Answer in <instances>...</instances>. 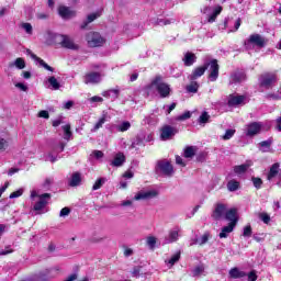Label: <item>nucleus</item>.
<instances>
[{
	"instance_id": "obj_1",
	"label": "nucleus",
	"mask_w": 281,
	"mask_h": 281,
	"mask_svg": "<svg viewBox=\"0 0 281 281\" xmlns=\"http://www.w3.org/2000/svg\"><path fill=\"white\" fill-rule=\"evenodd\" d=\"M150 89H156L160 98H170V93H172L170 85L164 82L161 76L155 77L151 83L147 87V91H150Z\"/></svg>"
},
{
	"instance_id": "obj_2",
	"label": "nucleus",
	"mask_w": 281,
	"mask_h": 281,
	"mask_svg": "<svg viewBox=\"0 0 281 281\" xmlns=\"http://www.w3.org/2000/svg\"><path fill=\"white\" fill-rule=\"evenodd\" d=\"M47 34L52 43H60L61 47H65L66 49H78V44L74 43V40L68 35H60L52 32H48Z\"/></svg>"
},
{
	"instance_id": "obj_3",
	"label": "nucleus",
	"mask_w": 281,
	"mask_h": 281,
	"mask_svg": "<svg viewBox=\"0 0 281 281\" xmlns=\"http://www.w3.org/2000/svg\"><path fill=\"white\" fill-rule=\"evenodd\" d=\"M278 82V76L273 72H265L259 76V87L271 89Z\"/></svg>"
},
{
	"instance_id": "obj_4",
	"label": "nucleus",
	"mask_w": 281,
	"mask_h": 281,
	"mask_svg": "<svg viewBox=\"0 0 281 281\" xmlns=\"http://www.w3.org/2000/svg\"><path fill=\"white\" fill-rule=\"evenodd\" d=\"M86 41L89 47H102L104 45V38L100 35V33L90 32L86 36Z\"/></svg>"
},
{
	"instance_id": "obj_5",
	"label": "nucleus",
	"mask_w": 281,
	"mask_h": 281,
	"mask_svg": "<svg viewBox=\"0 0 281 281\" xmlns=\"http://www.w3.org/2000/svg\"><path fill=\"white\" fill-rule=\"evenodd\" d=\"M102 78H104V74L90 71L85 75L83 82L85 85H100Z\"/></svg>"
},
{
	"instance_id": "obj_6",
	"label": "nucleus",
	"mask_w": 281,
	"mask_h": 281,
	"mask_svg": "<svg viewBox=\"0 0 281 281\" xmlns=\"http://www.w3.org/2000/svg\"><path fill=\"white\" fill-rule=\"evenodd\" d=\"M157 167L165 177H172V175H175V168L168 160H159Z\"/></svg>"
},
{
	"instance_id": "obj_7",
	"label": "nucleus",
	"mask_w": 281,
	"mask_h": 281,
	"mask_svg": "<svg viewBox=\"0 0 281 281\" xmlns=\"http://www.w3.org/2000/svg\"><path fill=\"white\" fill-rule=\"evenodd\" d=\"M247 80V75L244 70H234L231 72L228 85H240V82H245Z\"/></svg>"
},
{
	"instance_id": "obj_8",
	"label": "nucleus",
	"mask_w": 281,
	"mask_h": 281,
	"mask_svg": "<svg viewBox=\"0 0 281 281\" xmlns=\"http://www.w3.org/2000/svg\"><path fill=\"white\" fill-rule=\"evenodd\" d=\"M50 199H52V194L49 193H43L38 195V201L33 206V210L35 212H41V210L47 206V203H49Z\"/></svg>"
},
{
	"instance_id": "obj_9",
	"label": "nucleus",
	"mask_w": 281,
	"mask_h": 281,
	"mask_svg": "<svg viewBox=\"0 0 281 281\" xmlns=\"http://www.w3.org/2000/svg\"><path fill=\"white\" fill-rule=\"evenodd\" d=\"M209 63V67H210V74H209V80H211V82H216V80H218V60L213 59Z\"/></svg>"
},
{
	"instance_id": "obj_10",
	"label": "nucleus",
	"mask_w": 281,
	"mask_h": 281,
	"mask_svg": "<svg viewBox=\"0 0 281 281\" xmlns=\"http://www.w3.org/2000/svg\"><path fill=\"white\" fill-rule=\"evenodd\" d=\"M240 104H247L246 95L229 94L227 105L228 106H240Z\"/></svg>"
},
{
	"instance_id": "obj_11",
	"label": "nucleus",
	"mask_w": 281,
	"mask_h": 281,
	"mask_svg": "<svg viewBox=\"0 0 281 281\" xmlns=\"http://www.w3.org/2000/svg\"><path fill=\"white\" fill-rule=\"evenodd\" d=\"M176 133H178L177 127L166 125L161 128L160 137L164 142H168V139H172V137H175Z\"/></svg>"
},
{
	"instance_id": "obj_12",
	"label": "nucleus",
	"mask_w": 281,
	"mask_h": 281,
	"mask_svg": "<svg viewBox=\"0 0 281 281\" xmlns=\"http://www.w3.org/2000/svg\"><path fill=\"white\" fill-rule=\"evenodd\" d=\"M262 131V123L252 122L247 125L246 135L247 137H254Z\"/></svg>"
},
{
	"instance_id": "obj_13",
	"label": "nucleus",
	"mask_w": 281,
	"mask_h": 281,
	"mask_svg": "<svg viewBox=\"0 0 281 281\" xmlns=\"http://www.w3.org/2000/svg\"><path fill=\"white\" fill-rule=\"evenodd\" d=\"M209 67H210V63L205 61L203 66L194 68L192 74L189 76V79L196 80V79L201 78V76H203L205 74V71H207Z\"/></svg>"
},
{
	"instance_id": "obj_14",
	"label": "nucleus",
	"mask_w": 281,
	"mask_h": 281,
	"mask_svg": "<svg viewBox=\"0 0 281 281\" xmlns=\"http://www.w3.org/2000/svg\"><path fill=\"white\" fill-rule=\"evenodd\" d=\"M226 212H227V206L223 203H218L216 204L213 211L212 218H214V221H221V218L225 216Z\"/></svg>"
},
{
	"instance_id": "obj_15",
	"label": "nucleus",
	"mask_w": 281,
	"mask_h": 281,
	"mask_svg": "<svg viewBox=\"0 0 281 281\" xmlns=\"http://www.w3.org/2000/svg\"><path fill=\"white\" fill-rule=\"evenodd\" d=\"M58 14L61 16V19L68 21L69 19H74L76 16V11L69 7L61 5L58 8Z\"/></svg>"
},
{
	"instance_id": "obj_16",
	"label": "nucleus",
	"mask_w": 281,
	"mask_h": 281,
	"mask_svg": "<svg viewBox=\"0 0 281 281\" xmlns=\"http://www.w3.org/2000/svg\"><path fill=\"white\" fill-rule=\"evenodd\" d=\"M159 193L155 190L142 191L134 196V201H146L148 199H155Z\"/></svg>"
},
{
	"instance_id": "obj_17",
	"label": "nucleus",
	"mask_w": 281,
	"mask_h": 281,
	"mask_svg": "<svg viewBox=\"0 0 281 281\" xmlns=\"http://www.w3.org/2000/svg\"><path fill=\"white\" fill-rule=\"evenodd\" d=\"M124 164H126V156L124 155V153H117L114 156V159L111 161L110 166H112L113 168H122Z\"/></svg>"
},
{
	"instance_id": "obj_18",
	"label": "nucleus",
	"mask_w": 281,
	"mask_h": 281,
	"mask_svg": "<svg viewBox=\"0 0 281 281\" xmlns=\"http://www.w3.org/2000/svg\"><path fill=\"white\" fill-rule=\"evenodd\" d=\"M182 61L184 63V67H192V65L196 63V55L192 52H187L184 53Z\"/></svg>"
},
{
	"instance_id": "obj_19",
	"label": "nucleus",
	"mask_w": 281,
	"mask_h": 281,
	"mask_svg": "<svg viewBox=\"0 0 281 281\" xmlns=\"http://www.w3.org/2000/svg\"><path fill=\"white\" fill-rule=\"evenodd\" d=\"M224 218L226 221H229V223H238V211L236 209H229L228 211H226Z\"/></svg>"
},
{
	"instance_id": "obj_20",
	"label": "nucleus",
	"mask_w": 281,
	"mask_h": 281,
	"mask_svg": "<svg viewBox=\"0 0 281 281\" xmlns=\"http://www.w3.org/2000/svg\"><path fill=\"white\" fill-rule=\"evenodd\" d=\"M276 177H280V164L274 162L268 172L267 179L268 181H272V179H276Z\"/></svg>"
},
{
	"instance_id": "obj_21",
	"label": "nucleus",
	"mask_w": 281,
	"mask_h": 281,
	"mask_svg": "<svg viewBox=\"0 0 281 281\" xmlns=\"http://www.w3.org/2000/svg\"><path fill=\"white\" fill-rule=\"evenodd\" d=\"M26 54H29V56H31V58H33V60H36L37 63H40L41 67H44V69H46L47 71H54V68L52 66L47 65V63H45V60L41 59L38 56H36L30 49L26 50Z\"/></svg>"
},
{
	"instance_id": "obj_22",
	"label": "nucleus",
	"mask_w": 281,
	"mask_h": 281,
	"mask_svg": "<svg viewBox=\"0 0 281 281\" xmlns=\"http://www.w3.org/2000/svg\"><path fill=\"white\" fill-rule=\"evenodd\" d=\"M248 43L257 45V47H265V37H261L260 34L250 35Z\"/></svg>"
},
{
	"instance_id": "obj_23",
	"label": "nucleus",
	"mask_w": 281,
	"mask_h": 281,
	"mask_svg": "<svg viewBox=\"0 0 281 281\" xmlns=\"http://www.w3.org/2000/svg\"><path fill=\"white\" fill-rule=\"evenodd\" d=\"M228 276L234 280H238V278L247 277V273L245 271H240L238 268H232L228 272Z\"/></svg>"
},
{
	"instance_id": "obj_24",
	"label": "nucleus",
	"mask_w": 281,
	"mask_h": 281,
	"mask_svg": "<svg viewBox=\"0 0 281 281\" xmlns=\"http://www.w3.org/2000/svg\"><path fill=\"white\" fill-rule=\"evenodd\" d=\"M235 222L229 223L227 226H224L222 228V232L220 233V238H227L228 234H232L234 232Z\"/></svg>"
},
{
	"instance_id": "obj_25",
	"label": "nucleus",
	"mask_w": 281,
	"mask_h": 281,
	"mask_svg": "<svg viewBox=\"0 0 281 281\" xmlns=\"http://www.w3.org/2000/svg\"><path fill=\"white\" fill-rule=\"evenodd\" d=\"M80 181H82V178L79 172L72 173L70 180H69V186L71 188H76V186H80Z\"/></svg>"
},
{
	"instance_id": "obj_26",
	"label": "nucleus",
	"mask_w": 281,
	"mask_h": 281,
	"mask_svg": "<svg viewBox=\"0 0 281 281\" xmlns=\"http://www.w3.org/2000/svg\"><path fill=\"white\" fill-rule=\"evenodd\" d=\"M104 98H110L112 100H117L120 98V90L117 89H111L105 92H103Z\"/></svg>"
},
{
	"instance_id": "obj_27",
	"label": "nucleus",
	"mask_w": 281,
	"mask_h": 281,
	"mask_svg": "<svg viewBox=\"0 0 281 281\" xmlns=\"http://www.w3.org/2000/svg\"><path fill=\"white\" fill-rule=\"evenodd\" d=\"M198 148L195 146H188L184 148V157L186 159H192L194 155H196Z\"/></svg>"
},
{
	"instance_id": "obj_28",
	"label": "nucleus",
	"mask_w": 281,
	"mask_h": 281,
	"mask_svg": "<svg viewBox=\"0 0 281 281\" xmlns=\"http://www.w3.org/2000/svg\"><path fill=\"white\" fill-rule=\"evenodd\" d=\"M240 189V182L236 181V180H229L227 182V190L228 192H236V190Z\"/></svg>"
},
{
	"instance_id": "obj_29",
	"label": "nucleus",
	"mask_w": 281,
	"mask_h": 281,
	"mask_svg": "<svg viewBox=\"0 0 281 281\" xmlns=\"http://www.w3.org/2000/svg\"><path fill=\"white\" fill-rule=\"evenodd\" d=\"M98 16H100V13L89 14L87 16V21H83V23L81 24V30H85L87 27V25H89V23H93V21H95V19H98Z\"/></svg>"
},
{
	"instance_id": "obj_30",
	"label": "nucleus",
	"mask_w": 281,
	"mask_h": 281,
	"mask_svg": "<svg viewBox=\"0 0 281 281\" xmlns=\"http://www.w3.org/2000/svg\"><path fill=\"white\" fill-rule=\"evenodd\" d=\"M249 164H243V165H239V166H235L234 167V172L236 173V175H245V172L247 171V170H249Z\"/></svg>"
},
{
	"instance_id": "obj_31",
	"label": "nucleus",
	"mask_w": 281,
	"mask_h": 281,
	"mask_svg": "<svg viewBox=\"0 0 281 281\" xmlns=\"http://www.w3.org/2000/svg\"><path fill=\"white\" fill-rule=\"evenodd\" d=\"M63 131H64V139H66L67 142H69V139H71L72 137V133H71V125L70 124H66L64 126H61Z\"/></svg>"
},
{
	"instance_id": "obj_32",
	"label": "nucleus",
	"mask_w": 281,
	"mask_h": 281,
	"mask_svg": "<svg viewBox=\"0 0 281 281\" xmlns=\"http://www.w3.org/2000/svg\"><path fill=\"white\" fill-rule=\"evenodd\" d=\"M271 144H273V139L262 140L259 143V146L261 148V153H269V148H271Z\"/></svg>"
},
{
	"instance_id": "obj_33",
	"label": "nucleus",
	"mask_w": 281,
	"mask_h": 281,
	"mask_svg": "<svg viewBox=\"0 0 281 281\" xmlns=\"http://www.w3.org/2000/svg\"><path fill=\"white\" fill-rule=\"evenodd\" d=\"M47 81L52 89H54L55 91H58V89H60V82H58V79H56V77H49Z\"/></svg>"
},
{
	"instance_id": "obj_34",
	"label": "nucleus",
	"mask_w": 281,
	"mask_h": 281,
	"mask_svg": "<svg viewBox=\"0 0 281 281\" xmlns=\"http://www.w3.org/2000/svg\"><path fill=\"white\" fill-rule=\"evenodd\" d=\"M179 260H181V251H178L177 254H175L168 261V265H170V267H175V265H177V262H179Z\"/></svg>"
},
{
	"instance_id": "obj_35",
	"label": "nucleus",
	"mask_w": 281,
	"mask_h": 281,
	"mask_svg": "<svg viewBox=\"0 0 281 281\" xmlns=\"http://www.w3.org/2000/svg\"><path fill=\"white\" fill-rule=\"evenodd\" d=\"M106 122V115H103L93 126V128L91 130L92 133H95L98 131H100V128H102V125Z\"/></svg>"
},
{
	"instance_id": "obj_36",
	"label": "nucleus",
	"mask_w": 281,
	"mask_h": 281,
	"mask_svg": "<svg viewBox=\"0 0 281 281\" xmlns=\"http://www.w3.org/2000/svg\"><path fill=\"white\" fill-rule=\"evenodd\" d=\"M179 240V229L170 231L169 240L167 243H177Z\"/></svg>"
},
{
	"instance_id": "obj_37",
	"label": "nucleus",
	"mask_w": 281,
	"mask_h": 281,
	"mask_svg": "<svg viewBox=\"0 0 281 281\" xmlns=\"http://www.w3.org/2000/svg\"><path fill=\"white\" fill-rule=\"evenodd\" d=\"M106 183V178H99L92 186V190H100Z\"/></svg>"
},
{
	"instance_id": "obj_38",
	"label": "nucleus",
	"mask_w": 281,
	"mask_h": 281,
	"mask_svg": "<svg viewBox=\"0 0 281 281\" xmlns=\"http://www.w3.org/2000/svg\"><path fill=\"white\" fill-rule=\"evenodd\" d=\"M203 271H205V268L203 266H196L195 268H193L191 270V273H192L193 278H199V276H201V273H203Z\"/></svg>"
},
{
	"instance_id": "obj_39",
	"label": "nucleus",
	"mask_w": 281,
	"mask_h": 281,
	"mask_svg": "<svg viewBox=\"0 0 281 281\" xmlns=\"http://www.w3.org/2000/svg\"><path fill=\"white\" fill-rule=\"evenodd\" d=\"M187 91L189 93H196V91H199V83L196 81H192L189 86H187Z\"/></svg>"
},
{
	"instance_id": "obj_40",
	"label": "nucleus",
	"mask_w": 281,
	"mask_h": 281,
	"mask_svg": "<svg viewBox=\"0 0 281 281\" xmlns=\"http://www.w3.org/2000/svg\"><path fill=\"white\" fill-rule=\"evenodd\" d=\"M146 244L149 247V249H155V246L157 245V237L155 236L147 237Z\"/></svg>"
},
{
	"instance_id": "obj_41",
	"label": "nucleus",
	"mask_w": 281,
	"mask_h": 281,
	"mask_svg": "<svg viewBox=\"0 0 281 281\" xmlns=\"http://www.w3.org/2000/svg\"><path fill=\"white\" fill-rule=\"evenodd\" d=\"M128 128H131V122L128 121H125L117 126V131H120V133H125Z\"/></svg>"
},
{
	"instance_id": "obj_42",
	"label": "nucleus",
	"mask_w": 281,
	"mask_h": 281,
	"mask_svg": "<svg viewBox=\"0 0 281 281\" xmlns=\"http://www.w3.org/2000/svg\"><path fill=\"white\" fill-rule=\"evenodd\" d=\"M13 65L16 67V69H25V59L19 57L15 59Z\"/></svg>"
},
{
	"instance_id": "obj_43",
	"label": "nucleus",
	"mask_w": 281,
	"mask_h": 281,
	"mask_svg": "<svg viewBox=\"0 0 281 281\" xmlns=\"http://www.w3.org/2000/svg\"><path fill=\"white\" fill-rule=\"evenodd\" d=\"M190 117H192V113H190V111H187V112H184L183 114L177 116L176 120H177L178 122H183V121H186V120H190Z\"/></svg>"
},
{
	"instance_id": "obj_44",
	"label": "nucleus",
	"mask_w": 281,
	"mask_h": 281,
	"mask_svg": "<svg viewBox=\"0 0 281 281\" xmlns=\"http://www.w3.org/2000/svg\"><path fill=\"white\" fill-rule=\"evenodd\" d=\"M251 234H254L251 229V225H247L244 227L243 236L244 238H251Z\"/></svg>"
},
{
	"instance_id": "obj_45",
	"label": "nucleus",
	"mask_w": 281,
	"mask_h": 281,
	"mask_svg": "<svg viewBox=\"0 0 281 281\" xmlns=\"http://www.w3.org/2000/svg\"><path fill=\"white\" fill-rule=\"evenodd\" d=\"M210 122V114L207 112H203L202 115L199 117L200 124H207Z\"/></svg>"
},
{
	"instance_id": "obj_46",
	"label": "nucleus",
	"mask_w": 281,
	"mask_h": 281,
	"mask_svg": "<svg viewBox=\"0 0 281 281\" xmlns=\"http://www.w3.org/2000/svg\"><path fill=\"white\" fill-rule=\"evenodd\" d=\"M207 240H210V233H204L200 239L198 238V245H205Z\"/></svg>"
},
{
	"instance_id": "obj_47",
	"label": "nucleus",
	"mask_w": 281,
	"mask_h": 281,
	"mask_svg": "<svg viewBox=\"0 0 281 281\" xmlns=\"http://www.w3.org/2000/svg\"><path fill=\"white\" fill-rule=\"evenodd\" d=\"M142 144H144V139L139 136H137L134 142L131 144L130 148H137V146H142Z\"/></svg>"
},
{
	"instance_id": "obj_48",
	"label": "nucleus",
	"mask_w": 281,
	"mask_h": 281,
	"mask_svg": "<svg viewBox=\"0 0 281 281\" xmlns=\"http://www.w3.org/2000/svg\"><path fill=\"white\" fill-rule=\"evenodd\" d=\"M251 181L257 190H260V188H262V179L252 177Z\"/></svg>"
},
{
	"instance_id": "obj_49",
	"label": "nucleus",
	"mask_w": 281,
	"mask_h": 281,
	"mask_svg": "<svg viewBox=\"0 0 281 281\" xmlns=\"http://www.w3.org/2000/svg\"><path fill=\"white\" fill-rule=\"evenodd\" d=\"M236 134V130H226L225 135L223 136V139H232L234 135Z\"/></svg>"
},
{
	"instance_id": "obj_50",
	"label": "nucleus",
	"mask_w": 281,
	"mask_h": 281,
	"mask_svg": "<svg viewBox=\"0 0 281 281\" xmlns=\"http://www.w3.org/2000/svg\"><path fill=\"white\" fill-rule=\"evenodd\" d=\"M9 146L10 145H9L8 140L0 137V153H3L4 150H8Z\"/></svg>"
},
{
	"instance_id": "obj_51",
	"label": "nucleus",
	"mask_w": 281,
	"mask_h": 281,
	"mask_svg": "<svg viewBox=\"0 0 281 281\" xmlns=\"http://www.w3.org/2000/svg\"><path fill=\"white\" fill-rule=\"evenodd\" d=\"M164 109H166V115H170L177 109V103L173 102L169 106L164 105Z\"/></svg>"
},
{
	"instance_id": "obj_52",
	"label": "nucleus",
	"mask_w": 281,
	"mask_h": 281,
	"mask_svg": "<svg viewBox=\"0 0 281 281\" xmlns=\"http://www.w3.org/2000/svg\"><path fill=\"white\" fill-rule=\"evenodd\" d=\"M259 218H260L263 223H266V225L269 224V222L271 221V216H269V214H267V213H261V214L259 215Z\"/></svg>"
},
{
	"instance_id": "obj_53",
	"label": "nucleus",
	"mask_w": 281,
	"mask_h": 281,
	"mask_svg": "<svg viewBox=\"0 0 281 281\" xmlns=\"http://www.w3.org/2000/svg\"><path fill=\"white\" fill-rule=\"evenodd\" d=\"M23 195V189H19L10 194V199H19V196Z\"/></svg>"
},
{
	"instance_id": "obj_54",
	"label": "nucleus",
	"mask_w": 281,
	"mask_h": 281,
	"mask_svg": "<svg viewBox=\"0 0 281 281\" xmlns=\"http://www.w3.org/2000/svg\"><path fill=\"white\" fill-rule=\"evenodd\" d=\"M69 214H71L70 207H64L59 212V216H61V217L69 216Z\"/></svg>"
},
{
	"instance_id": "obj_55",
	"label": "nucleus",
	"mask_w": 281,
	"mask_h": 281,
	"mask_svg": "<svg viewBox=\"0 0 281 281\" xmlns=\"http://www.w3.org/2000/svg\"><path fill=\"white\" fill-rule=\"evenodd\" d=\"M23 30H25L26 34H32V24L30 23H23L22 24Z\"/></svg>"
},
{
	"instance_id": "obj_56",
	"label": "nucleus",
	"mask_w": 281,
	"mask_h": 281,
	"mask_svg": "<svg viewBox=\"0 0 281 281\" xmlns=\"http://www.w3.org/2000/svg\"><path fill=\"white\" fill-rule=\"evenodd\" d=\"M258 280V274H256V271H251L248 273V281H257Z\"/></svg>"
},
{
	"instance_id": "obj_57",
	"label": "nucleus",
	"mask_w": 281,
	"mask_h": 281,
	"mask_svg": "<svg viewBox=\"0 0 281 281\" xmlns=\"http://www.w3.org/2000/svg\"><path fill=\"white\" fill-rule=\"evenodd\" d=\"M206 157H207V154L204 153V151H202V153L198 154V156H196V161L203 162V161H205V158H206Z\"/></svg>"
},
{
	"instance_id": "obj_58",
	"label": "nucleus",
	"mask_w": 281,
	"mask_h": 281,
	"mask_svg": "<svg viewBox=\"0 0 281 281\" xmlns=\"http://www.w3.org/2000/svg\"><path fill=\"white\" fill-rule=\"evenodd\" d=\"M92 155L95 159H102V157H104V153H102V150H93Z\"/></svg>"
},
{
	"instance_id": "obj_59",
	"label": "nucleus",
	"mask_w": 281,
	"mask_h": 281,
	"mask_svg": "<svg viewBox=\"0 0 281 281\" xmlns=\"http://www.w3.org/2000/svg\"><path fill=\"white\" fill-rule=\"evenodd\" d=\"M38 117H43L44 120H49V112H47L46 110H42L38 113Z\"/></svg>"
},
{
	"instance_id": "obj_60",
	"label": "nucleus",
	"mask_w": 281,
	"mask_h": 281,
	"mask_svg": "<svg viewBox=\"0 0 281 281\" xmlns=\"http://www.w3.org/2000/svg\"><path fill=\"white\" fill-rule=\"evenodd\" d=\"M16 89H20V91H27V86L23 82L15 83Z\"/></svg>"
},
{
	"instance_id": "obj_61",
	"label": "nucleus",
	"mask_w": 281,
	"mask_h": 281,
	"mask_svg": "<svg viewBox=\"0 0 281 281\" xmlns=\"http://www.w3.org/2000/svg\"><path fill=\"white\" fill-rule=\"evenodd\" d=\"M212 11H213L212 7H204L201 10L202 14H207V15L212 14Z\"/></svg>"
},
{
	"instance_id": "obj_62",
	"label": "nucleus",
	"mask_w": 281,
	"mask_h": 281,
	"mask_svg": "<svg viewBox=\"0 0 281 281\" xmlns=\"http://www.w3.org/2000/svg\"><path fill=\"white\" fill-rule=\"evenodd\" d=\"M276 128L281 133V114L276 119Z\"/></svg>"
},
{
	"instance_id": "obj_63",
	"label": "nucleus",
	"mask_w": 281,
	"mask_h": 281,
	"mask_svg": "<svg viewBox=\"0 0 281 281\" xmlns=\"http://www.w3.org/2000/svg\"><path fill=\"white\" fill-rule=\"evenodd\" d=\"M59 124H63V116L53 121V126L56 128Z\"/></svg>"
},
{
	"instance_id": "obj_64",
	"label": "nucleus",
	"mask_w": 281,
	"mask_h": 281,
	"mask_svg": "<svg viewBox=\"0 0 281 281\" xmlns=\"http://www.w3.org/2000/svg\"><path fill=\"white\" fill-rule=\"evenodd\" d=\"M158 25H170V20L160 19V20H158Z\"/></svg>"
}]
</instances>
